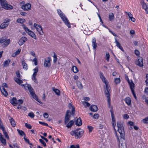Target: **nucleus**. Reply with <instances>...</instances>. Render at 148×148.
Listing matches in <instances>:
<instances>
[{"instance_id": "obj_62", "label": "nucleus", "mask_w": 148, "mask_h": 148, "mask_svg": "<svg viewBox=\"0 0 148 148\" xmlns=\"http://www.w3.org/2000/svg\"><path fill=\"white\" fill-rule=\"evenodd\" d=\"M36 76H32V79L34 81V82H35L36 83H37V81L36 79Z\"/></svg>"}, {"instance_id": "obj_25", "label": "nucleus", "mask_w": 148, "mask_h": 148, "mask_svg": "<svg viewBox=\"0 0 148 148\" xmlns=\"http://www.w3.org/2000/svg\"><path fill=\"white\" fill-rule=\"evenodd\" d=\"M126 103L129 106L131 104V99L129 97H127L125 99Z\"/></svg>"}, {"instance_id": "obj_17", "label": "nucleus", "mask_w": 148, "mask_h": 148, "mask_svg": "<svg viewBox=\"0 0 148 148\" xmlns=\"http://www.w3.org/2000/svg\"><path fill=\"white\" fill-rule=\"evenodd\" d=\"M128 83L130 85L131 91L134 90L135 87V84L131 80L130 81H129Z\"/></svg>"}, {"instance_id": "obj_21", "label": "nucleus", "mask_w": 148, "mask_h": 148, "mask_svg": "<svg viewBox=\"0 0 148 148\" xmlns=\"http://www.w3.org/2000/svg\"><path fill=\"white\" fill-rule=\"evenodd\" d=\"M68 107L69 109H71V108H72L71 114L72 115H74L75 114V109L74 107L73 106L72 104L71 103H69V104Z\"/></svg>"}, {"instance_id": "obj_46", "label": "nucleus", "mask_w": 148, "mask_h": 148, "mask_svg": "<svg viewBox=\"0 0 148 148\" xmlns=\"http://www.w3.org/2000/svg\"><path fill=\"white\" fill-rule=\"evenodd\" d=\"M117 142L119 143V146L120 148L121 147V148H124V145H123V143H120V140L119 139V141H118V140H117Z\"/></svg>"}, {"instance_id": "obj_49", "label": "nucleus", "mask_w": 148, "mask_h": 148, "mask_svg": "<svg viewBox=\"0 0 148 148\" xmlns=\"http://www.w3.org/2000/svg\"><path fill=\"white\" fill-rule=\"evenodd\" d=\"M106 60L108 61H109V58H110V55L107 52L106 53Z\"/></svg>"}, {"instance_id": "obj_44", "label": "nucleus", "mask_w": 148, "mask_h": 148, "mask_svg": "<svg viewBox=\"0 0 148 148\" xmlns=\"http://www.w3.org/2000/svg\"><path fill=\"white\" fill-rule=\"evenodd\" d=\"M82 103H83V105H84V106L85 107H87V106L88 107L90 105V104L89 103H88L87 102H86L85 101H83Z\"/></svg>"}, {"instance_id": "obj_16", "label": "nucleus", "mask_w": 148, "mask_h": 148, "mask_svg": "<svg viewBox=\"0 0 148 148\" xmlns=\"http://www.w3.org/2000/svg\"><path fill=\"white\" fill-rule=\"evenodd\" d=\"M141 4L143 8L146 11V13L148 14V7L146 3L143 1L141 2Z\"/></svg>"}, {"instance_id": "obj_20", "label": "nucleus", "mask_w": 148, "mask_h": 148, "mask_svg": "<svg viewBox=\"0 0 148 148\" xmlns=\"http://www.w3.org/2000/svg\"><path fill=\"white\" fill-rule=\"evenodd\" d=\"M89 109L91 111L93 112H96L98 110L97 106L95 105H92L90 107Z\"/></svg>"}, {"instance_id": "obj_58", "label": "nucleus", "mask_w": 148, "mask_h": 148, "mask_svg": "<svg viewBox=\"0 0 148 148\" xmlns=\"http://www.w3.org/2000/svg\"><path fill=\"white\" fill-rule=\"evenodd\" d=\"M43 116L45 118H47L49 116L48 114L47 113H44L43 114Z\"/></svg>"}, {"instance_id": "obj_45", "label": "nucleus", "mask_w": 148, "mask_h": 148, "mask_svg": "<svg viewBox=\"0 0 148 148\" xmlns=\"http://www.w3.org/2000/svg\"><path fill=\"white\" fill-rule=\"evenodd\" d=\"M53 62L54 63H56L57 60V55L55 53H54V55L53 56Z\"/></svg>"}, {"instance_id": "obj_60", "label": "nucleus", "mask_w": 148, "mask_h": 148, "mask_svg": "<svg viewBox=\"0 0 148 148\" xmlns=\"http://www.w3.org/2000/svg\"><path fill=\"white\" fill-rule=\"evenodd\" d=\"M30 54L33 57H36V54L35 53L34 51H31L30 52Z\"/></svg>"}, {"instance_id": "obj_47", "label": "nucleus", "mask_w": 148, "mask_h": 148, "mask_svg": "<svg viewBox=\"0 0 148 148\" xmlns=\"http://www.w3.org/2000/svg\"><path fill=\"white\" fill-rule=\"evenodd\" d=\"M32 62H34V65L35 66H36L38 64L37 59L36 57H35L32 60Z\"/></svg>"}, {"instance_id": "obj_61", "label": "nucleus", "mask_w": 148, "mask_h": 148, "mask_svg": "<svg viewBox=\"0 0 148 148\" xmlns=\"http://www.w3.org/2000/svg\"><path fill=\"white\" fill-rule=\"evenodd\" d=\"M134 52L136 56H138L140 54V52L138 50H135Z\"/></svg>"}, {"instance_id": "obj_9", "label": "nucleus", "mask_w": 148, "mask_h": 148, "mask_svg": "<svg viewBox=\"0 0 148 148\" xmlns=\"http://www.w3.org/2000/svg\"><path fill=\"white\" fill-rule=\"evenodd\" d=\"M34 26L36 29L39 34L40 35H42L43 34V32L42 30V27L36 23H34Z\"/></svg>"}, {"instance_id": "obj_36", "label": "nucleus", "mask_w": 148, "mask_h": 148, "mask_svg": "<svg viewBox=\"0 0 148 148\" xmlns=\"http://www.w3.org/2000/svg\"><path fill=\"white\" fill-rule=\"evenodd\" d=\"M72 70L73 72L75 73H77L78 71V70L77 68L75 66H72Z\"/></svg>"}, {"instance_id": "obj_2", "label": "nucleus", "mask_w": 148, "mask_h": 148, "mask_svg": "<svg viewBox=\"0 0 148 148\" xmlns=\"http://www.w3.org/2000/svg\"><path fill=\"white\" fill-rule=\"evenodd\" d=\"M117 126L118 127L117 131L120 134L121 138L124 140L125 135L124 127L122 123L121 122H117Z\"/></svg>"}, {"instance_id": "obj_7", "label": "nucleus", "mask_w": 148, "mask_h": 148, "mask_svg": "<svg viewBox=\"0 0 148 148\" xmlns=\"http://www.w3.org/2000/svg\"><path fill=\"white\" fill-rule=\"evenodd\" d=\"M10 40L7 39L5 37H2L0 39V43L3 44L2 46L3 47H6L10 43Z\"/></svg>"}, {"instance_id": "obj_33", "label": "nucleus", "mask_w": 148, "mask_h": 148, "mask_svg": "<svg viewBox=\"0 0 148 148\" xmlns=\"http://www.w3.org/2000/svg\"><path fill=\"white\" fill-rule=\"evenodd\" d=\"M16 21L18 23L23 24L25 22V20L23 18H19Z\"/></svg>"}, {"instance_id": "obj_22", "label": "nucleus", "mask_w": 148, "mask_h": 148, "mask_svg": "<svg viewBox=\"0 0 148 148\" xmlns=\"http://www.w3.org/2000/svg\"><path fill=\"white\" fill-rule=\"evenodd\" d=\"M112 126H113V127H114V130L115 131V134L116 136V138H117L118 141H119V137L118 136H117V135L116 130L115 128V126L116 125L115 121H114V122L112 121Z\"/></svg>"}, {"instance_id": "obj_4", "label": "nucleus", "mask_w": 148, "mask_h": 148, "mask_svg": "<svg viewBox=\"0 0 148 148\" xmlns=\"http://www.w3.org/2000/svg\"><path fill=\"white\" fill-rule=\"evenodd\" d=\"M57 12L64 21V23L70 28L71 27L70 24L68 21V20L66 16L60 10H57Z\"/></svg>"}, {"instance_id": "obj_43", "label": "nucleus", "mask_w": 148, "mask_h": 148, "mask_svg": "<svg viewBox=\"0 0 148 148\" xmlns=\"http://www.w3.org/2000/svg\"><path fill=\"white\" fill-rule=\"evenodd\" d=\"M143 122L145 124L148 123V117H146L142 120Z\"/></svg>"}, {"instance_id": "obj_18", "label": "nucleus", "mask_w": 148, "mask_h": 148, "mask_svg": "<svg viewBox=\"0 0 148 148\" xmlns=\"http://www.w3.org/2000/svg\"><path fill=\"white\" fill-rule=\"evenodd\" d=\"M115 42L116 43V46L117 47H119L122 51H124V50L122 47L121 46V44L118 41H117V39L116 38H115Z\"/></svg>"}, {"instance_id": "obj_14", "label": "nucleus", "mask_w": 148, "mask_h": 148, "mask_svg": "<svg viewBox=\"0 0 148 148\" xmlns=\"http://www.w3.org/2000/svg\"><path fill=\"white\" fill-rule=\"evenodd\" d=\"M27 40L26 37L23 36L21 37L18 42V44L21 46Z\"/></svg>"}, {"instance_id": "obj_48", "label": "nucleus", "mask_w": 148, "mask_h": 148, "mask_svg": "<svg viewBox=\"0 0 148 148\" xmlns=\"http://www.w3.org/2000/svg\"><path fill=\"white\" fill-rule=\"evenodd\" d=\"M39 141L40 142V143H42L44 147L46 146V144L43 140L41 139H40L39 140Z\"/></svg>"}, {"instance_id": "obj_5", "label": "nucleus", "mask_w": 148, "mask_h": 148, "mask_svg": "<svg viewBox=\"0 0 148 148\" xmlns=\"http://www.w3.org/2000/svg\"><path fill=\"white\" fill-rule=\"evenodd\" d=\"M83 133V131L80 128L77 129L73 131H72L70 134L72 136H74L76 138H80Z\"/></svg>"}, {"instance_id": "obj_3", "label": "nucleus", "mask_w": 148, "mask_h": 148, "mask_svg": "<svg viewBox=\"0 0 148 148\" xmlns=\"http://www.w3.org/2000/svg\"><path fill=\"white\" fill-rule=\"evenodd\" d=\"M27 88V89L29 91L32 96V97L35 99L39 102L40 103V104H42V103L40 101V100L38 99L37 96L35 94L34 90L32 88L31 85H27V86L25 88V89L26 90Z\"/></svg>"}, {"instance_id": "obj_24", "label": "nucleus", "mask_w": 148, "mask_h": 148, "mask_svg": "<svg viewBox=\"0 0 148 148\" xmlns=\"http://www.w3.org/2000/svg\"><path fill=\"white\" fill-rule=\"evenodd\" d=\"M75 124L77 126H80L82 124V122L80 118H79L77 119L75 122Z\"/></svg>"}, {"instance_id": "obj_19", "label": "nucleus", "mask_w": 148, "mask_h": 148, "mask_svg": "<svg viewBox=\"0 0 148 148\" xmlns=\"http://www.w3.org/2000/svg\"><path fill=\"white\" fill-rule=\"evenodd\" d=\"M0 141L4 145L6 144V140L5 139L3 138L1 133H0Z\"/></svg>"}, {"instance_id": "obj_39", "label": "nucleus", "mask_w": 148, "mask_h": 148, "mask_svg": "<svg viewBox=\"0 0 148 148\" xmlns=\"http://www.w3.org/2000/svg\"><path fill=\"white\" fill-rule=\"evenodd\" d=\"M74 122L73 121H71L66 125V126L68 128H70L73 124Z\"/></svg>"}, {"instance_id": "obj_53", "label": "nucleus", "mask_w": 148, "mask_h": 148, "mask_svg": "<svg viewBox=\"0 0 148 148\" xmlns=\"http://www.w3.org/2000/svg\"><path fill=\"white\" fill-rule=\"evenodd\" d=\"M2 87H3V88H5L4 87L7 88V84L5 83H3L2 86L0 87V89L2 88Z\"/></svg>"}, {"instance_id": "obj_51", "label": "nucleus", "mask_w": 148, "mask_h": 148, "mask_svg": "<svg viewBox=\"0 0 148 148\" xmlns=\"http://www.w3.org/2000/svg\"><path fill=\"white\" fill-rule=\"evenodd\" d=\"M16 74L17 77L19 78H21V76L20 75L19 72V71H17L16 72Z\"/></svg>"}, {"instance_id": "obj_15", "label": "nucleus", "mask_w": 148, "mask_h": 148, "mask_svg": "<svg viewBox=\"0 0 148 148\" xmlns=\"http://www.w3.org/2000/svg\"><path fill=\"white\" fill-rule=\"evenodd\" d=\"M10 21V19H8L6 21V22H4L2 23L0 26V28L2 29L7 27L9 25V24L8 23H7L9 22Z\"/></svg>"}, {"instance_id": "obj_40", "label": "nucleus", "mask_w": 148, "mask_h": 148, "mask_svg": "<svg viewBox=\"0 0 148 148\" xmlns=\"http://www.w3.org/2000/svg\"><path fill=\"white\" fill-rule=\"evenodd\" d=\"M2 130L3 131V134L5 136V138H7L8 139H9V137L8 134V133L5 131L4 128H3Z\"/></svg>"}, {"instance_id": "obj_41", "label": "nucleus", "mask_w": 148, "mask_h": 148, "mask_svg": "<svg viewBox=\"0 0 148 148\" xmlns=\"http://www.w3.org/2000/svg\"><path fill=\"white\" fill-rule=\"evenodd\" d=\"M34 72L32 76H34H34H36L37 75V73L38 71V69L37 67H36L34 69Z\"/></svg>"}, {"instance_id": "obj_29", "label": "nucleus", "mask_w": 148, "mask_h": 148, "mask_svg": "<svg viewBox=\"0 0 148 148\" xmlns=\"http://www.w3.org/2000/svg\"><path fill=\"white\" fill-rule=\"evenodd\" d=\"M0 90L2 94L5 96L6 97L8 95V93L5 88H3V87H2V88H1Z\"/></svg>"}, {"instance_id": "obj_12", "label": "nucleus", "mask_w": 148, "mask_h": 148, "mask_svg": "<svg viewBox=\"0 0 148 148\" xmlns=\"http://www.w3.org/2000/svg\"><path fill=\"white\" fill-rule=\"evenodd\" d=\"M70 113V111L69 110H67L65 114V116L64 119V123L65 124H66L70 120V116L69 114Z\"/></svg>"}, {"instance_id": "obj_32", "label": "nucleus", "mask_w": 148, "mask_h": 148, "mask_svg": "<svg viewBox=\"0 0 148 148\" xmlns=\"http://www.w3.org/2000/svg\"><path fill=\"white\" fill-rule=\"evenodd\" d=\"M10 121L11 125L13 127H14L16 125V123L14 120L12 118L10 117Z\"/></svg>"}, {"instance_id": "obj_27", "label": "nucleus", "mask_w": 148, "mask_h": 148, "mask_svg": "<svg viewBox=\"0 0 148 148\" xmlns=\"http://www.w3.org/2000/svg\"><path fill=\"white\" fill-rule=\"evenodd\" d=\"M10 62V59H8L4 62L3 65L4 67H6L8 66V65Z\"/></svg>"}, {"instance_id": "obj_63", "label": "nucleus", "mask_w": 148, "mask_h": 148, "mask_svg": "<svg viewBox=\"0 0 148 148\" xmlns=\"http://www.w3.org/2000/svg\"><path fill=\"white\" fill-rule=\"evenodd\" d=\"M99 117V115L97 114H95L93 115V118L95 119H97Z\"/></svg>"}, {"instance_id": "obj_59", "label": "nucleus", "mask_w": 148, "mask_h": 148, "mask_svg": "<svg viewBox=\"0 0 148 148\" xmlns=\"http://www.w3.org/2000/svg\"><path fill=\"white\" fill-rule=\"evenodd\" d=\"M126 13L128 15L130 19L132 17V15L130 12H127Z\"/></svg>"}, {"instance_id": "obj_23", "label": "nucleus", "mask_w": 148, "mask_h": 148, "mask_svg": "<svg viewBox=\"0 0 148 148\" xmlns=\"http://www.w3.org/2000/svg\"><path fill=\"white\" fill-rule=\"evenodd\" d=\"M10 102L14 106H16L17 104L16 99V98L13 97L10 100Z\"/></svg>"}, {"instance_id": "obj_13", "label": "nucleus", "mask_w": 148, "mask_h": 148, "mask_svg": "<svg viewBox=\"0 0 148 148\" xmlns=\"http://www.w3.org/2000/svg\"><path fill=\"white\" fill-rule=\"evenodd\" d=\"M21 8L25 11H27L31 9V5L29 3L26 4L22 6Z\"/></svg>"}, {"instance_id": "obj_30", "label": "nucleus", "mask_w": 148, "mask_h": 148, "mask_svg": "<svg viewBox=\"0 0 148 148\" xmlns=\"http://www.w3.org/2000/svg\"><path fill=\"white\" fill-rule=\"evenodd\" d=\"M114 18L113 14L112 13H110L109 14V19L110 21L113 20Z\"/></svg>"}, {"instance_id": "obj_37", "label": "nucleus", "mask_w": 148, "mask_h": 148, "mask_svg": "<svg viewBox=\"0 0 148 148\" xmlns=\"http://www.w3.org/2000/svg\"><path fill=\"white\" fill-rule=\"evenodd\" d=\"M22 63L23 68L26 70H27V64L24 61H22Z\"/></svg>"}, {"instance_id": "obj_28", "label": "nucleus", "mask_w": 148, "mask_h": 148, "mask_svg": "<svg viewBox=\"0 0 148 148\" xmlns=\"http://www.w3.org/2000/svg\"><path fill=\"white\" fill-rule=\"evenodd\" d=\"M96 41V40L95 38L93 39L92 41V45L95 50H96V48L97 47V45Z\"/></svg>"}, {"instance_id": "obj_42", "label": "nucleus", "mask_w": 148, "mask_h": 148, "mask_svg": "<svg viewBox=\"0 0 148 148\" xmlns=\"http://www.w3.org/2000/svg\"><path fill=\"white\" fill-rule=\"evenodd\" d=\"M17 131L18 134L21 136H23L24 135H25V134L24 132L21 130H20L18 129H17Z\"/></svg>"}, {"instance_id": "obj_26", "label": "nucleus", "mask_w": 148, "mask_h": 148, "mask_svg": "<svg viewBox=\"0 0 148 148\" xmlns=\"http://www.w3.org/2000/svg\"><path fill=\"white\" fill-rule=\"evenodd\" d=\"M14 80L19 85L23 82V81L20 79L19 78L14 77Z\"/></svg>"}, {"instance_id": "obj_10", "label": "nucleus", "mask_w": 148, "mask_h": 148, "mask_svg": "<svg viewBox=\"0 0 148 148\" xmlns=\"http://www.w3.org/2000/svg\"><path fill=\"white\" fill-rule=\"evenodd\" d=\"M135 64L140 67L143 66V63L142 58L140 56L138 57L137 60L135 62Z\"/></svg>"}, {"instance_id": "obj_52", "label": "nucleus", "mask_w": 148, "mask_h": 148, "mask_svg": "<svg viewBox=\"0 0 148 148\" xmlns=\"http://www.w3.org/2000/svg\"><path fill=\"white\" fill-rule=\"evenodd\" d=\"M28 116L32 118L34 117V114L32 112L29 113L28 114Z\"/></svg>"}, {"instance_id": "obj_34", "label": "nucleus", "mask_w": 148, "mask_h": 148, "mask_svg": "<svg viewBox=\"0 0 148 148\" xmlns=\"http://www.w3.org/2000/svg\"><path fill=\"white\" fill-rule=\"evenodd\" d=\"M76 83L78 88L80 89H82L83 88V86L81 82L78 81L76 82Z\"/></svg>"}, {"instance_id": "obj_8", "label": "nucleus", "mask_w": 148, "mask_h": 148, "mask_svg": "<svg viewBox=\"0 0 148 148\" xmlns=\"http://www.w3.org/2000/svg\"><path fill=\"white\" fill-rule=\"evenodd\" d=\"M1 5L2 8L5 10H9L13 8V7L11 5L8 4L5 0Z\"/></svg>"}, {"instance_id": "obj_57", "label": "nucleus", "mask_w": 148, "mask_h": 148, "mask_svg": "<svg viewBox=\"0 0 148 148\" xmlns=\"http://www.w3.org/2000/svg\"><path fill=\"white\" fill-rule=\"evenodd\" d=\"M144 92L145 94L148 95V87H146L145 88L144 90Z\"/></svg>"}, {"instance_id": "obj_55", "label": "nucleus", "mask_w": 148, "mask_h": 148, "mask_svg": "<svg viewBox=\"0 0 148 148\" xmlns=\"http://www.w3.org/2000/svg\"><path fill=\"white\" fill-rule=\"evenodd\" d=\"M23 101L21 99H19L18 101L16 100V103L17 104H22L23 103Z\"/></svg>"}, {"instance_id": "obj_1", "label": "nucleus", "mask_w": 148, "mask_h": 148, "mask_svg": "<svg viewBox=\"0 0 148 148\" xmlns=\"http://www.w3.org/2000/svg\"><path fill=\"white\" fill-rule=\"evenodd\" d=\"M99 76L100 78L103 82L105 84L106 86V89L107 91H105V93L106 97L107 98V100L108 101V107L110 108V112L111 114L113 113V110L112 107H111L110 104V95L109 93L111 92L110 88L109 85L106 79V78L104 77L103 73L101 72H99Z\"/></svg>"}, {"instance_id": "obj_11", "label": "nucleus", "mask_w": 148, "mask_h": 148, "mask_svg": "<svg viewBox=\"0 0 148 148\" xmlns=\"http://www.w3.org/2000/svg\"><path fill=\"white\" fill-rule=\"evenodd\" d=\"M51 60L50 57H48L45 59L44 66L45 67H49L51 65L50 62Z\"/></svg>"}, {"instance_id": "obj_50", "label": "nucleus", "mask_w": 148, "mask_h": 148, "mask_svg": "<svg viewBox=\"0 0 148 148\" xmlns=\"http://www.w3.org/2000/svg\"><path fill=\"white\" fill-rule=\"evenodd\" d=\"M25 126L26 127H27L28 129H30L32 128V126L29 124H28L27 123H26L25 124Z\"/></svg>"}, {"instance_id": "obj_56", "label": "nucleus", "mask_w": 148, "mask_h": 148, "mask_svg": "<svg viewBox=\"0 0 148 148\" xmlns=\"http://www.w3.org/2000/svg\"><path fill=\"white\" fill-rule=\"evenodd\" d=\"M88 128L89 130V132H90L93 130V127L91 126H88Z\"/></svg>"}, {"instance_id": "obj_31", "label": "nucleus", "mask_w": 148, "mask_h": 148, "mask_svg": "<svg viewBox=\"0 0 148 148\" xmlns=\"http://www.w3.org/2000/svg\"><path fill=\"white\" fill-rule=\"evenodd\" d=\"M52 90L55 92L56 94L58 95H60V91L58 89L55 88H52Z\"/></svg>"}, {"instance_id": "obj_54", "label": "nucleus", "mask_w": 148, "mask_h": 148, "mask_svg": "<svg viewBox=\"0 0 148 148\" xmlns=\"http://www.w3.org/2000/svg\"><path fill=\"white\" fill-rule=\"evenodd\" d=\"M144 99L145 100V102L148 105V97H146L144 96H143Z\"/></svg>"}, {"instance_id": "obj_35", "label": "nucleus", "mask_w": 148, "mask_h": 148, "mask_svg": "<svg viewBox=\"0 0 148 148\" xmlns=\"http://www.w3.org/2000/svg\"><path fill=\"white\" fill-rule=\"evenodd\" d=\"M21 51V49H18L15 52L12 54V56L13 57L15 56L16 55L20 53Z\"/></svg>"}, {"instance_id": "obj_38", "label": "nucleus", "mask_w": 148, "mask_h": 148, "mask_svg": "<svg viewBox=\"0 0 148 148\" xmlns=\"http://www.w3.org/2000/svg\"><path fill=\"white\" fill-rule=\"evenodd\" d=\"M114 82L116 84H119L120 83L121 79L119 78H116L114 79Z\"/></svg>"}, {"instance_id": "obj_64", "label": "nucleus", "mask_w": 148, "mask_h": 148, "mask_svg": "<svg viewBox=\"0 0 148 148\" xmlns=\"http://www.w3.org/2000/svg\"><path fill=\"white\" fill-rule=\"evenodd\" d=\"M123 117L125 119H127L129 118V116L127 114H124L123 116Z\"/></svg>"}, {"instance_id": "obj_6", "label": "nucleus", "mask_w": 148, "mask_h": 148, "mask_svg": "<svg viewBox=\"0 0 148 148\" xmlns=\"http://www.w3.org/2000/svg\"><path fill=\"white\" fill-rule=\"evenodd\" d=\"M22 27L25 31L28 34V35L34 39H36V35L33 31L29 29L24 24H23L22 25Z\"/></svg>"}]
</instances>
